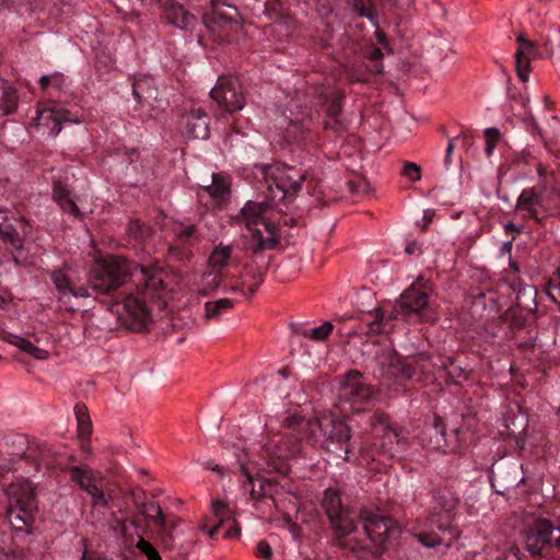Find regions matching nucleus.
<instances>
[{
	"label": "nucleus",
	"instance_id": "nucleus-1",
	"mask_svg": "<svg viewBox=\"0 0 560 560\" xmlns=\"http://www.w3.org/2000/svg\"><path fill=\"white\" fill-rule=\"evenodd\" d=\"M288 433L275 434L267 443L260 444L256 450L257 459L247 460V453L241 447H234L233 451H226L223 456L235 457V470L245 477L242 485L244 494H248L255 509L270 500L275 505L278 504V498L289 493L287 460L300 452L299 444L293 442Z\"/></svg>",
	"mask_w": 560,
	"mask_h": 560
},
{
	"label": "nucleus",
	"instance_id": "nucleus-2",
	"mask_svg": "<svg viewBox=\"0 0 560 560\" xmlns=\"http://www.w3.org/2000/svg\"><path fill=\"white\" fill-rule=\"evenodd\" d=\"M128 275L138 285L156 288L162 283L155 275L148 273L144 269H131L126 258L116 255L96 259L90 269L88 283L83 282L84 270L74 264L66 262L49 271L58 302L66 310H74L73 301L89 296L90 290L108 293L119 288Z\"/></svg>",
	"mask_w": 560,
	"mask_h": 560
},
{
	"label": "nucleus",
	"instance_id": "nucleus-3",
	"mask_svg": "<svg viewBox=\"0 0 560 560\" xmlns=\"http://www.w3.org/2000/svg\"><path fill=\"white\" fill-rule=\"evenodd\" d=\"M285 429L299 433L307 442L318 445L338 458L348 460L350 452V428L346 421L328 411L319 412L312 419L290 416Z\"/></svg>",
	"mask_w": 560,
	"mask_h": 560
},
{
	"label": "nucleus",
	"instance_id": "nucleus-4",
	"mask_svg": "<svg viewBox=\"0 0 560 560\" xmlns=\"http://www.w3.org/2000/svg\"><path fill=\"white\" fill-rule=\"evenodd\" d=\"M128 265L133 268L144 269L148 273L155 275L160 280L161 284L156 288H151V285H138L128 275L126 280L120 284L127 283L130 281L133 283L137 293L142 295L140 299L133 294H124L120 293L115 302L110 305V311L114 313L121 325L128 327L131 330H141L145 327V325L150 322V311L147 306L145 300L149 299L151 301L158 300L161 303V306H165L167 303L168 291L164 283L163 272L161 269L156 267H145L143 265H137L128 261Z\"/></svg>",
	"mask_w": 560,
	"mask_h": 560
},
{
	"label": "nucleus",
	"instance_id": "nucleus-5",
	"mask_svg": "<svg viewBox=\"0 0 560 560\" xmlns=\"http://www.w3.org/2000/svg\"><path fill=\"white\" fill-rule=\"evenodd\" d=\"M270 201H248L241 210L240 222L247 230L245 237L248 240V247L253 252L273 248L279 241V228L266 219L268 208L273 206Z\"/></svg>",
	"mask_w": 560,
	"mask_h": 560
},
{
	"label": "nucleus",
	"instance_id": "nucleus-6",
	"mask_svg": "<svg viewBox=\"0 0 560 560\" xmlns=\"http://www.w3.org/2000/svg\"><path fill=\"white\" fill-rule=\"evenodd\" d=\"M10 505L5 517L14 532L31 534L37 510L35 489L25 479L16 480L5 489Z\"/></svg>",
	"mask_w": 560,
	"mask_h": 560
},
{
	"label": "nucleus",
	"instance_id": "nucleus-7",
	"mask_svg": "<svg viewBox=\"0 0 560 560\" xmlns=\"http://www.w3.org/2000/svg\"><path fill=\"white\" fill-rule=\"evenodd\" d=\"M431 288L429 282L420 277L400 295L399 305L395 310L396 315H385L383 312L376 314L374 320L369 324L371 332L388 334L394 328V319L398 315L408 316L410 314L423 317V312L429 305L428 299Z\"/></svg>",
	"mask_w": 560,
	"mask_h": 560
},
{
	"label": "nucleus",
	"instance_id": "nucleus-8",
	"mask_svg": "<svg viewBox=\"0 0 560 560\" xmlns=\"http://www.w3.org/2000/svg\"><path fill=\"white\" fill-rule=\"evenodd\" d=\"M458 499L450 489H438L433 495V511L430 516L419 520L418 528L421 529L416 535L418 541L427 547L434 548L442 545V539L433 532L434 528L440 532H446L450 525V514L457 506Z\"/></svg>",
	"mask_w": 560,
	"mask_h": 560
},
{
	"label": "nucleus",
	"instance_id": "nucleus-9",
	"mask_svg": "<svg viewBox=\"0 0 560 560\" xmlns=\"http://www.w3.org/2000/svg\"><path fill=\"white\" fill-rule=\"evenodd\" d=\"M262 174L268 199L275 205L293 200L305 180L300 170L280 163L265 166Z\"/></svg>",
	"mask_w": 560,
	"mask_h": 560
},
{
	"label": "nucleus",
	"instance_id": "nucleus-10",
	"mask_svg": "<svg viewBox=\"0 0 560 560\" xmlns=\"http://www.w3.org/2000/svg\"><path fill=\"white\" fill-rule=\"evenodd\" d=\"M323 508L335 530L339 545L349 551H357L358 546L353 545L357 525L351 512L348 511L341 502L340 492L336 488H328L323 498Z\"/></svg>",
	"mask_w": 560,
	"mask_h": 560
},
{
	"label": "nucleus",
	"instance_id": "nucleus-11",
	"mask_svg": "<svg viewBox=\"0 0 560 560\" xmlns=\"http://www.w3.org/2000/svg\"><path fill=\"white\" fill-rule=\"evenodd\" d=\"M361 517L363 520L364 532L370 544L358 540L357 537L352 536L354 538L352 544L358 546V550L351 552L362 555L380 553L386 542L398 533L396 522L389 516L369 511H363L361 513Z\"/></svg>",
	"mask_w": 560,
	"mask_h": 560
},
{
	"label": "nucleus",
	"instance_id": "nucleus-12",
	"mask_svg": "<svg viewBox=\"0 0 560 560\" xmlns=\"http://www.w3.org/2000/svg\"><path fill=\"white\" fill-rule=\"evenodd\" d=\"M370 424L374 436L373 446L380 448L378 456L401 458L409 446L407 431L394 428L388 417L381 412H375L371 417Z\"/></svg>",
	"mask_w": 560,
	"mask_h": 560
},
{
	"label": "nucleus",
	"instance_id": "nucleus-13",
	"mask_svg": "<svg viewBox=\"0 0 560 560\" xmlns=\"http://www.w3.org/2000/svg\"><path fill=\"white\" fill-rule=\"evenodd\" d=\"M523 544L532 556H544L556 548L560 551V527L546 518H537L523 533Z\"/></svg>",
	"mask_w": 560,
	"mask_h": 560
},
{
	"label": "nucleus",
	"instance_id": "nucleus-14",
	"mask_svg": "<svg viewBox=\"0 0 560 560\" xmlns=\"http://www.w3.org/2000/svg\"><path fill=\"white\" fill-rule=\"evenodd\" d=\"M558 192L544 184L524 189L517 199V211L525 217L540 221L556 210Z\"/></svg>",
	"mask_w": 560,
	"mask_h": 560
},
{
	"label": "nucleus",
	"instance_id": "nucleus-15",
	"mask_svg": "<svg viewBox=\"0 0 560 560\" xmlns=\"http://www.w3.org/2000/svg\"><path fill=\"white\" fill-rule=\"evenodd\" d=\"M62 122L80 124L82 120L59 104L48 101L38 104L32 127L42 135L56 137L61 131Z\"/></svg>",
	"mask_w": 560,
	"mask_h": 560
},
{
	"label": "nucleus",
	"instance_id": "nucleus-16",
	"mask_svg": "<svg viewBox=\"0 0 560 560\" xmlns=\"http://www.w3.org/2000/svg\"><path fill=\"white\" fill-rule=\"evenodd\" d=\"M374 396L373 388L365 383L358 371H350L346 374L338 393L340 401L348 404L354 412L364 410Z\"/></svg>",
	"mask_w": 560,
	"mask_h": 560
},
{
	"label": "nucleus",
	"instance_id": "nucleus-17",
	"mask_svg": "<svg viewBox=\"0 0 560 560\" xmlns=\"http://www.w3.org/2000/svg\"><path fill=\"white\" fill-rule=\"evenodd\" d=\"M70 479L84 490L92 499L94 508H108L109 495H106L102 478L98 474L85 467L72 466L69 468Z\"/></svg>",
	"mask_w": 560,
	"mask_h": 560
},
{
	"label": "nucleus",
	"instance_id": "nucleus-18",
	"mask_svg": "<svg viewBox=\"0 0 560 560\" xmlns=\"http://www.w3.org/2000/svg\"><path fill=\"white\" fill-rule=\"evenodd\" d=\"M210 96L229 113L241 110L245 105L238 81L231 77H220Z\"/></svg>",
	"mask_w": 560,
	"mask_h": 560
},
{
	"label": "nucleus",
	"instance_id": "nucleus-19",
	"mask_svg": "<svg viewBox=\"0 0 560 560\" xmlns=\"http://www.w3.org/2000/svg\"><path fill=\"white\" fill-rule=\"evenodd\" d=\"M375 362L380 369V376L385 378H410L413 374L410 362L401 360L390 347L381 348Z\"/></svg>",
	"mask_w": 560,
	"mask_h": 560
},
{
	"label": "nucleus",
	"instance_id": "nucleus-20",
	"mask_svg": "<svg viewBox=\"0 0 560 560\" xmlns=\"http://www.w3.org/2000/svg\"><path fill=\"white\" fill-rule=\"evenodd\" d=\"M212 514L217 520V524L208 528L206 524L200 525V529L207 534L209 537H213L218 530L224 525H229L224 536L226 538H237L241 535V526L233 517L232 511L228 504L222 501L215 500L212 501Z\"/></svg>",
	"mask_w": 560,
	"mask_h": 560
},
{
	"label": "nucleus",
	"instance_id": "nucleus-21",
	"mask_svg": "<svg viewBox=\"0 0 560 560\" xmlns=\"http://www.w3.org/2000/svg\"><path fill=\"white\" fill-rule=\"evenodd\" d=\"M323 96L326 100L325 127L334 130L335 132L346 130L348 121L341 114V100L343 98V93L337 89H331L326 91Z\"/></svg>",
	"mask_w": 560,
	"mask_h": 560
},
{
	"label": "nucleus",
	"instance_id": "nucleus-22",
	"mask_svg": "<svg viewBox=\"0 0 560 560\" xmlns=\"http://www.w3.org/2000/svg\"><path fill=\"white\" fill-rule=\"evenodd\" d=\"M516 42L518 43V49L515 52V68L518 78L526 82L528 80L530 60L541 58V54L536 44L526 39L523 34L517 36Z\"/></svg>",
	"mask_w": 560,
	"mask_h": 560
},
{
	"label": "nucleus",
	"instance_id": "nucleus-23",
	"mask_svg": "<svg viewBox=\"0 0 560 560\" xmlns=\"http://www.w3.org/2000/svg\"><path fill=\"white\" fill-rule=\"evenodd\" d=\"M158 1L161 3L164 18L170 24L180 30H187L194 24L195 16L189 13L183 4L175 2L174 0Z\"/></svg>",
	"mask_w": 560,
	"mask_h": 560
},
{
	"label": "nucleus",
	"instance_id": "nucleus-24",
	"mask_svg": "<svg viewBox=\"0 0 560 560\" xmlns=\"http://www.w3.org/2000/svg\"><path fill=\"white\" fill-rule=\"evenodd\" d=\"M184 124L187 137L192 139H207L209 137V118L203 109H192L185 116Z\"/></svg>",
	"mask_w": 560,
	"mask_h": 560
},
{
	"label": "nucleus",
	"instance_id": "nucleus-25",
	"mask_svg": "<svg viewBox=\"0 0 560 560\" xmlns=\"http://www.w3.org/2000/svg\"><path fill=\"white\" fill-rule=\"evenodd\" d=\"M422 443L428 451L447 453L457 450V445L445 438V432L439 424H434L424 431Z\"/></svg>",
	"mask_w": 560,
	"mask_h": 560
},
{
	"label": "nucleus",
	"instance_id": "nucleus-26",
	"mask_svg": "<svg viewBox=\"0 0 560 560\" xmlns=\"http://www.w3.org/2000/svg\"><path fill=\"white\" fill-rule=\"evenodd\" d=\"M230 192V182L228 176L223 173H212L211 183L200 185L199 196L207 195L211 197L214 202L224 200Z\"/></svg>",
	"mask_w": 560,
	"mask_h": 560
},
{
	"label": "nucleus",
	"instance_id": "nucleus-27",
	"mask_svg": "<svg viewBox=\"0 0 560 560\" xmlns=\"http://www.w3.org/2000/svg\"><path fill=\"white\" fill-rule=\"evenodd\" d=\"M264 278L260 272H253L252 275L246 273L242 276L241 280L235 284L224 287L225 292L240 293L247 298H250L258 290V287L262 283Z\"/></svg>",
	"mask_w": 560,
	"mask_h": 560
},
{
	"label": "nucleus",
	"instance_id": "nucleus-28",
	"mask_svg": "<svg viewBox=\"0 0 560 560\" xmlns=\"http://www.w3.org/2000/svg\"><path fill=\"white\" fill-rule=\"evenodd\" d=\"M132 95L138 103L147 102L155 97L153 79L147 74L131 78Z\"/></svg>",
	"mask_w": 560,
	"mask_h": 560
},
{
	"label": "nucleus",
	"instance_id": "nucleus-29",
	"mask_svg": "<svg viewBox=\"0 0 560 560\" xmlns=\"http://www.w3.org/2000/svg\"><path fill=\"white\" fill-rule=\"evenodd\" d=\"M54 199L58 202L62 211L80 217L81 212L74 200L70 196V190L60 182L54 184Z\"/></svg>",
	"mask_w": 560,
	"mask_h": 560
},
{
	"label": "nucleus",
	"instance_id": "nucleus-30",
	"mask_svg": "<svg viewBox=\"0 0 560 560\" xmlns=\"http://www.w3.org/2000/svg\"><path fill=\"white\" fill-rule=\"evenodd\" d=\"M168 229L172 232L177 244L191 245L199 241V236L194 224L172 222Z\"/></svg>",
	"mask_w": 560,
	"mask_h": 560
},
{
	"label": "nucleus",
	"instance_id": "nucleus-31",
	"mask_svg": "<svg viewBox=\"0 0 560 560\" xmlns=\"http://www.w3.org/2000/svg\"><path fill=\"white\" fill-rule=\"evenodd\" d=\"M233 247L231 245L219 244L211 252L208 259V267L210 270L221 273V270L228 266Z\"/></svg>",
	"mask_w": 560,
	"mask_h": 560
},
{
	"label": "nucleus",
	"instance_id": "nucleus-32",
	"mask_svg": "<svg viewBox=\"0 0 560 560\" xmlns=\"http://www.w3.org/2000/svg\"><path fill=\"white\" fill-rule=\"evenodd\" d=\"M8 214L5 210H0V234L5 242H9L15 249L22 248V238L19 233L10 225L7 224Z\"/></svg>",
	"mask_w": 560,
	"mask_h": 560
},
{
	"label": "nucleus",
	"instance_id": "nucleus-33",
	"mask_svg": "<svg viewBox=\"0 0 560 560\" xmlns=\"http://www.w3.org/2000/svg\"><path fill=\"white\" fill-rule=\"evenodd\" d=\"M0 110L3 115L13 113L18 105V95L13 86L0 85Z\"/></svg>",
	"mask_w": 560,
	"mask_h": 560
},
{
	"label": "nucleus",
	"instance_id": "nucleus-34",
	"mask_svg": "<svg viewBox=\"0 0 560 560\" xmlns=\"http://www.w3.org/2000/svg\"><path fill=\"white\" fill-rule=\"evenodd\" d=\"M151 228L138 220H132L128 224L127 236L135 244L144 243L151 236Z\"/></svg>",
	"mask_w": 560,
	"mask_h": 560
},
{
	"label": "nucleus",
	"instance_id": "nucleus-35",
	"mask_svg": "<svg viewBox=\"0 0 560 560\" xmlns=\"http://www.w3.org/2000/svg\"><path fill=\"white\" fill-rule=\"evenodd\" d=\"M222 281L221 273L212 270L206 271L201 277L198 292L201 295H209L221 285Z\"/></svg>",
	"mask_w": 560,
	"mask_h": 560
},
{
	"label": "nucleus",
	"instance_id": "nucleus-36",
	"mask_svg": "<svg viewBox=\"0 0 560 560\" xmlns=\"http://www.w3.org/2000/svg\"><path fill=\"white\" fill-rule=\"evenodd\" d=\"M142 514L152 520L162 530L168 532V526L161 506L155 502L144 504Z\"/></svg>",
	"mask_w": 560,
	"mask_h": 560
},
{
	"label": "nucleus",
	"instance_id": "nucleus-37",
	"mask_svg": "<svg viewBox=\"0 0 560 560\" xmlns=\"http://www.w3.org/2000/svg\"><path fill=\"white\" fill-rule=\"evenodd\" d=\"M233 305V301L226 298L207 302L205 304V317L207 319H217L221 316L222 311L230 310Z\"/></svg>",
	"mask_w": 560,
	"mask_h": 560
},
{
	"label": "nucleus",
	"instance_id": "nucleus-38",
	"mask_svg": "<svg viewBox=\"0 0 560 560\" xmlns=\"http://www.w3.org/2000/svg\"><path fill=\"white\" fill-rule=\"evenodd\" d=\"M74 412L78 421V430L81 435H88L91 433V422L86 412V408L83 405H75Z\"/></svg>",
	"mask_w": 560,
	"mask_h": 560
},
{
	"label": "nucleus",
	"instance_id": "nucleus-39",
	"mask_svg": "<svg viewBox=\"0 0 560 560\" xmlns=\"http://www.w3.org/2000/svg\"><path fill=\"white\" fill-rule=\"evenodd\" d=\"M332 328L334 325L330 322H325L320 326L305 330L304 336L316 341H323L330 335Z\"/></svg>",
	"mask_w": 560,
	"mask_h": 560
},
{
	"label": "nucleus",
	"instance_id": "nucleus-40",
	"mask_svg": "<svg viewBox=\"0 0 560 560\" xmlns=\"http://www.w3.org/2000/svg\"><path fill=\"white\" fill-rule=\"evenodd\" d=\"M547 294L553 302L560 304V266L548 281Z\"/></svg>",
	"mask_w": 560,
	"mask_h": 560
},
{
	"label": "nucleus",
	"instance_id": "nucleus-41",
	"mask_svg": "<svg viewBox=\"0 0 560 560\" xmlns=\"http://www.w3.org/2000/svg\"><path fill=\"white\" fill-rule=\"evenodd\" d=\"M136 548L139 552L147 557L148 560H162L159 551L143 537H139Z\"/></svg>",
	"mask_w": 560,
	"mask_h": 560
},
{
	"label": "nucleus",
	"instance_id": "nucleus-42",
	"mask_svg": "<svg viewBox=\"0 0 560 560\" xmlns=\"http://www.w3.org/2000/svg\"><path fill=\"white\" fill-rule=\"evenodd\" d=\"M486 148L485 152L487 156H491L499 140L500 131L497 128H487L485 130Z\"/></svg>",
	"mask_w": 560,
	"mask_h": 560
},
{
	"label": "nucleus",
	"instance_id": "nucleus-43",
	"mask_svg": "<svg viewBox=\"0 0 560 560\" xmlns=\"http://www.w3.org/2000/svg\"><path fill=\"white\" fill-rule=\"evenodd\" d=\"M2 340L18 347L19 349L26 353L27 350H30L31 346L33 345L30 340L10 332H4L2 336Z\"/></svg>",
	"mask_w": 560,
	"mask_h": 560
},
{
	"label": "nucleus",
	"instance_id": "nucleus-44",
	"mask_svg": "<svg viewBox=\"0 0 560 560\" xmlns=\"http://www.w3.org/2000/svg\"><path fill=\"white\" fill-rule=\"evenodd\" d=\"M401 174L411 182L421 179V167L413 162H405Z\"/></svg>",
	"mask_w": 560,
	"mask_h": 560
},
{
	"label": "nucleus",
	"instance_id": "nucleus-45",
	"mask_svg": "<svg viewBox=\"0 0 560 560\" xmlns=\"http://www.w3.org/2000/svg\"><path fill=\"white\" fill-rule=\"evenodd\" d=\"M272 548L266 540H260L257 542L256 546V556L264 559V560H271L272 559Z\"/></svg>",
	"mask_w": 560,
	"mask_h": 560
},
{
	"label": "nucleus",
	"instance_id": "nucleus-46",
	"mask_svg": "<svg viewBox=\"0 0 560 560\" xmlns=\"http://www.w3.org/2000/svg\"><path fill=\"white\" fill-rule=\"evenodd\" d=\"M383 57V52L381 48H373L370 54L371 60L374 62L372 71L376 73H381L383 71V65L381 59Z\"/></svg>",
	"mask_w": 560,
	"mask_h": 560
},
{
	"label": "nucleus",
	"instance_id": "nucleus-47",
	"mask_svg": "<svg viewBox=\"0 0 560 560\" xmlns=\"http://www.w3.org/2000/svg\"><path fill=\"white\" fill-rule=\"evenodd\" d=\"M557 42L560 46V28H555L548 35V38L545 43L547 50L552 54L553 52V43Z\"/></svg>",
	"mask_w": 560,
	"mask_h": 560
},
{
	"label": "nucleus",
	"instance_id": "nucleus-48",
	"mask_svg": "<svg viewBox=\"0 0 560 560\" xmlns=\"http://www.w3.org/2000/svg\"><path fill=\"white\" fill-rule=\"evenodd\" d=\"M201 466L206 469H210L213 472L218 474L220 477L224 476V468L219 464H215L212 459L208 458L200 463Z\"/></svg>",
	"mask_w": 560,
	"mask_h": 560
},
{
	"label": "nucleus",
	"instance_id": "nucleus-49",
	"mask_svg": "<svg viewBox=\"0 0 560 560\" xmlns=\"http://www.w3.org/2000/svg\"><path fill=\"white\" fill-rule=\"evenodd\" d=\"M201 466L206 469H210L213 472L218 474L220 477L224 476V468L219 464H215L212 459L208 458L200 463Z\"/></svg>",
	"mask_w": 560,
	"mask_h": 560
},
{
	"label": "nucleus",
	"instance_id": "nucleus-50",
	"mask_svg": "<svg viewBox=\"0 0 560 560\" xmlns=\"http://www.w3.org/2000/svg\"><path fill=\"white\" fill-rule=\"evenodd\" d=\"M201 466L206 469H210L213 472L218 474L220 477L224 476V468L219 464H215L212 459L208 458L200 463Z\"/></svg>",
	"mask_w": 560,
	"mask_h": 560
},
{
	"label": "nucleus",
	"instance_id": "nucleus-51",
	"mask_svg": "<svg viewBox=\"0 0 560 560\" xmlns=\"http://www.w3.org/2000/svg\"><path fill=\"white\" fill-rule=\"evenodd\" d=\"M13 468V463L11 459L5 458L3 454L0 452V477H3L5 474L11 471Z\"/></svg>",
	"mask_w": 560,
	"mask_h": 560
},
{
	"label": "nucleus",
	"instance_id": "nucleus-52",
	"mask_svg": "<svg viewBox=\"0 0 560 560\" xmlns=\"http://www.w3.org/2000/svg\"><path fill=\"white\" fill-rule=\"evenodd\" d=\"M61 74L43 75L39 80L40 88L45 91L51 85V81H60Z\"/></svg>",
	"mask_w": 560,
	"mask_h": 560
},
{
	"label": "nucleus",
	"instance_id": "nucleus-53",
	"mask_svg": "<svg viewBox=\"0 0 560 560\" xmlns=\"http://www.w3.org/2000/svg\"><path fill=\"white\" fill-rule=\"evenodd\" d=\"M27 353L39 360H45L47 359L48 355V352L46 350L40 349L34 345L31 346L30 350H27Z\"/></svg>",
	"mask_w": 560,
	"mask_h": 560
},
{
	"label": "nucleus",
	"instance_id": "nucleus-54",
	"mask_svg": "<svg viewBox=\"0 0 560 560\" xmlns=\"http://www.w3.org/2000/svg\"><path fill=\"white\" fill-rule=\"evenodd\" d=\"M405 252L408 255H418L421 252L420 245L417 242H412L406 246Z\"/></svg>",
	"mask_w": 560,
	"mask_h": 560
},
{
	"label": "nucleus",
	"instance_id": "nucleus-55",
	"mask_svg": "<svg viewBox=\"0 0 560 560\" xmlns=\"http://www.w3.org/2000/svg\"><path fill=\"white\" fill-rule=\"evenodd\" d=\"M362 3L361 8H357L359 15L371 18V10L369 5H365V0H359ZM358 7V4H355Z\"/></svg>",
	"mask_w": 560,
	"mask_h": 560
},
{
	"label": "nucleus",
	"instance_id": "nucleus-56",
	"mask_svg": "<svg viewBox=\"0 0 560 560\" xmlns=\"http://www.w3.org/2000/svg\"><path fill=\"white\" fill-rule=\"evenodd\" d=\"M170 253L172 255H174L175 257H177L179 260H183L187 254L186 253H182L178 248H177V245H172L170 247Z\"/></svg>",
	"mask_w": 560,
	"mask_h": 560
},
{
	"label": "nucleus",
	"instance_id": "nucleus-57",
	"mask_svg": "<svg viewBox=\"0 0 560 560\" xmlns=\"http://www.w3.org/2000/svg\"><path fill=\"white\" fill-rule=\"evenodd\" d=\"M119 10L124 11L126 9V4L129 0H109Z\"/></svg>",
	"mask_w": 560,
	"mask_h": 560
},
{
	"label": "nucleus",
	"instance_id": "nucleus-58",
	"mask_svg": "<svg viewBox=\"0 0 560 560\" xmlns=\"http://www.w3.org/2000/svg\"><path fill=\"white\" fill-rule=\"evenodd\" d=\"M455 141H456V138H451L448 140V144H447V148H446L447 155H452V153L454 151V147H455Z\"/></svg>",
	"mask_w": 560,
	"mask_h": 560
},
{
	"label": "nucleus",
	"instance_id": "nucleus-59",
	"mask_svg": "<svg viewBox=\"0 0 560 560\" xmlns=\"http://www.w3.org/2000/svg\"><path fill=\"white\" fill-rule=\"evenodd\" d=\"M450 369H451V371L448 373L452 375L455 372H458L459 374L463 372L462 369L459 366L455 365L453 362L450 363Z\"/></svg>",
	"mask_w": 560,
	"mask_h": 560
},
{
	"label": "nucleus",
	"instance_id": "nucleus-60",
	"mask_svg": "<svg viewBox=\"0 0 560 560\" xmlns=\"http://www.w3.org/2000/svg\"><path fill=\"white\" fill-rule=\"evenodd\" d=\"M302 121H303V120H302V119H300V118H296L295 120H293V119H292V120L290 121V126H291V127H296V126H298V124H301Z\"/></svg>",
	"mask_w": 560,
	"mask_h": 560
},
{
	"label": "nucleus",
	"instance_id": "nucleus-61",
	"mask_svg": "<svg viewBox=\"0 0 560 560\" xmlns=\"http://www.w3.org/2000/svg\"><path fill=\"white\" fill-rule=\"evenodd\" d=\"M444 164L446 167H448L451 164V155H447V153H445Z\"/></svg>",
	"mask_w": 560,
	"mask_h": 560
},
{
	"label": "nucleus",
	"instance_id": "nucleus-62",
	"mask_svg": "<svg viewBox=\"0 0 560 560\" xmlns=\"http://www.w3.org/2000/svg\"><path fill=\"white\" fill-rule=\"evenodd\" d=\"M62 82H63V78L61 77L60 81H51V85L59 89Z\"/></svg>",
	"mask_w": 560,
	"mask_h": 560
},
{
	"label": "nucleus",
	"instance_id": "nucleus-63",
	"mask_svg": "<svg viewBox=\"0 0 560 560\" xmlns=\"http://www.w3.org/2000/svg\"><path fill=\"white\" fill-rule=\"evenodd\" d=\"M462 139H463V142H464V144H465V145L469 143L468 136H466V135H464V133H463V135H462Z\"/></svg>",
	"mask_w": 560,
	"mask_h": 560
},
{
	"label": "nucleus",
	"instance_id": "nucleus-64",
	"mask_svg": "<svg viewBox=\"0 0 560 560\" xmlns=\"http://www.w3.org/2000/svg\"><path fill=\"white\" fill-rule=\"evenodd\" d=\"M368 456L371 457L372 460H377V462L382 460L380 457H376L374 454H371V455H368Z\"/></svg>",
	"mask_w": 560,
	"mask_h": 560
}]
</instances>
